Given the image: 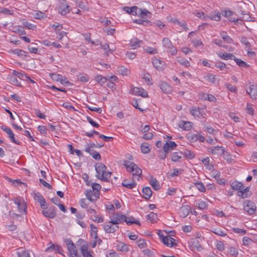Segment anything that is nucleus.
I'll use <instances>...</instances> for the list:
<instances>
[{
    "instance_id": "44",
    "label": "nucleus",
    "mask_w": 257,
    "mask_h": 257,
    "mask_svg": "<svg viewBox=\"0 0 257 257\" xmlns=\"http://www.w3.org/2000/svg\"><path fill=\"white\" fill-rule=\"evenodd\" d=\"M232 59H233L236 64L240 67H246L247 66V64L245 62L240 59L236 58L235 56Z\"/></svg>"
},
{
    "instance_id": "1",
    "label": "nucleus",
    "mask_w": 257,
    "mask_h": 257,
    "mask_svg": "<svg viewBox=\"0 0 257 257\" xmlns=\"http://www.w3.org/2000/svg\"><path fill=\"white\" fill-rule=\"evenodd\" d=\"M123 164L127 171L132 172V175L133 176H137L139 177L142 174V170L134 162L124 160L123 162Z\"/></svg>"
},
{
    "instance_id": "55",
    "label": "nucleus",
    "mask_w": 257,
    "mask_h": 257,
    "mask_svg": "<svg viewBox=\"0 0 257 257\" xmlns=\"http://www.w3.org/2000/svg\"><path fill=\"white\" fill-rule=\"evenodd\" d=\"M228 252L231 255H236L238 253V250L233 247H230L229 248Z\"/></svg>"
},
{
    "instance_id": "51",
    "label": "nucleus",
    "mask_w": 257,
    "mask_h": 257,
    "mask_svg": "<svg viewBox=\"0 0 257 257\" xmlns=\"http://www.w3.org/2000/svg\"><path fill=\"white\" fill-rule=\"evenodd\" d=\"M55 250L58 251L59 253H61V251L62 250V248L59 246H55L54 244H52L49 247L47 248L46 251Z\"/></svg>"
},
{
    "instance_id": "48",
    "label": "nucleus",
    "mask_w": 257,
    "mask_h": 257,
    "mask_svg": "<svg viewBox=\"0 0 257 257\" xmlns=\"http://www.w3.org/2000/svg\"><path fill=\"white\" fill-rule=\"evenodd\" d=\"M183 155H184V156L186 158L190 159V160L193 159L195 157L194 154L192 152L189 151V150H186V151H185V152L184 153V154H183Z\"/></svg>"
},
{
    "instance_id": "33",
    "label": "nucleus",
    "mask_w": 257,
    "mask_h": 257,
    "mask_svg": "<svg viewBox=\"0 0 257 257\" xmlns=\"http://www.w3.org/2000/svg\"><path fill=\"white\" fill-rule=\"evenodd\" d=\"M218 56L224 60L232 59L234 57V56L231 53H219Z\"/></svg>"
},
{
    "instance_id": "17",
    "label": "nucleus",
    "mask_w": 257,
    "mask_h": 257,
    "mask_svg": "<svg viewBox=\"0 0 257 257\" xmlns=\"http://www.w3.org/2000/svg\"><path fill=\"white\" fill-rule=\"evenodd\" d=\"M152 63L154 66L158 70H160L163 69L164 66V62L158 59L157 58H153L152 59Z\"/></svg>"
},
{
    "instance_id": "8",
    "label": "nucleus",
    "mask_w": 257,
    "mask_h": 257,
    "mask_svg": "<svg viewBox=\"0 0 257 257\" xmlns=\"http://www.w3.org/2000/svg\"><path fill=\"white\" fill-rule=\"evenodd\" d=\"M208 149L209 152L212 153L213 155L217 156L222 155L225 152L224 148L222 146H216L215 147L208 148Z\"/></svg>"
},
{
    "instance_id": "12",
    "label": "nucleus",
    "mask_w": 257,
    "mask_h": 257,
    "mask_svg": "<svg viewBox=\"0 0 257 257\" xmlns=\"http://www.w3.org/2000/svg\"><path fill=\"white\" fill-rule=\"evenodd\" d=\"M249 89H246V92L250 97L253 99H257V86L254 84H250L249 86Z\"/></svg>"
},
{
    "instance_id": "59",
    "label": "nucleus",
    "mask_w": 257,
    "mask_h": 257,
    "mask_svg": "<svg viewBox=\"0 0 257 257\" xmlns=\"http://www.w3.org/2000/svg\"><path fill=\"white\" fill-rule=\"evenodd\" d=\"M198 207L200 209H205L207 208V204L205 201H200L198 204Z\"/></svg>"
},
{
    "instance_id": "5",
    "label": "nucleus",
    "mask_w": 257,
    "mask_h": 257,
    "mask_svg": "<svg viewBox=\"0 0 257 257\" xmlns=\"http://www.w3.org/2000/svg\"><path fill=\"white\" fill-rule=\"evenodd\" d=\"M131 91L134 95L141 96L143 97H148L147 92L142 88L132 87Z\"/></svg>"
},
{
    "instance_id": "18",
    "label": "nucleus",
    "mask_w": 257,
    "mask_h": 257,
    "mask_svg": "<svg viewBox=\"0 0 257 257\" xmlns=\"http://www.w3.org/2000/svg\"><path fill=\"white\" fill-rule=\"evenodd\" d=\"M160 87L162 91L166 93H170L172 91L171 86L165 82H162L160 83Z\"/></svg>"
},
{
    "instance_id": "4",
    "label": "nucleus",
    "mask_w": 257,
    "mask_h": 257,
    "mask_svg": "<svg viewBox=\"0 0 257 257\" xmlns=\"http://www.w3.org/2000/svg\"><path fill=\"white\" fill-rule=\"evenodd\" d=\"M71 10L70 7L65 0H61L58 11L61 15L65 16Z\"/></svg>"
},
{
    "instance_id": "26",
    "label": "nucleus",
    "mask_w": 257,
    "mask_h": 257,
    "mask_svg": "<svg viewBox=\"0 0 257 257\" xmlns=\"http://www.w3.org/2000/svg\"><path fill=\"white\" fill-rule=\"evenodd\" d=\"M138 13H139L138 15L143 19L145 18V17L150 18L152 15L151 13L146 9L142 10L139 9Z\"/></svg>"
},
{
    "instance_id": "40",
    "label": "nucleus",
    "mask_w": 257,
    "mask_h": 257,
    "mask_svg": "<svg viewBox=\"0 0 257 257\" xmlns=\"http://www.w3.org/2000/svg\"><path fill=\"white\" fill-rule=\"evenodd\" d=\"M22 24L24 26L28 28L30 30H34L36 28V25H34L33 24L30 23L27 21L23 20Z\"/></svg>"
},
{
    "instance_id": "56",
    "label": "nucleus",
    "mask_w": 257,
    "mask_h": 257,
    "mask_svg": "<svg viewBox=\"0 0 257 257\" xmlns=\"http://www.w3.org/2000/svg\"><path fill=\"white\" fill-rule=\"evenodd\" d=\"M90 155L92 156V158L96 160L99 161L101 160V158L100 155L95 151H92V153Z\"/></svg>"
},
{
    "instance_id": "36",
    "label": "nucleus",
    "mask_w": 257,
    "mask_h": 257,
    "mask_svg": "<svg viewBox=\"0 0 257 257\" xmlns=\"http://www.w3.org/2000/svg\"><path fill=\"white\" fill-rule=\"evenodd\" d=\"M92 188L93 193L98 196L99 195V190L101 188V186L97 183H93L92 185Z\"/></svg>"
},
{
    "instance_id": "6",
    "label": "nucleus",
    "mask_w": 257,
    "mask_h": 257,
    "mask_svg": "<svg viewBox=\"0 0 257 257\" xmlns=\"http://www.w3.org/2000/svg\"><path fill=\"white\" fill-rule=\"evenodd\" d=\"M65 242L66 243L67 247L71 254H74L75 257H79V256L78 255L77 251L76 249V246L72 241L71 239H67Z\"/></svg>"
},
{
    "instance_id": "38",
    "label": "nucleus",
    "mask_w": 257,
    "mask_h": 257,
    "mask_svg": "<svg viewBox=\"0 0 257 257\" xmlns=\"http://www.w3.org/2000/svg\"><path fill=\"white\" fill-rule=\"evenodd\" d=\"M121 185L126 187L128 189H132L133 188L135 187L137 185V183L135 181H133L130 184H126V180H124L122 183Z\"/></svg>"
},
{
    "instance_id": "22",
    "label": "nucleus",
    "mask_w": 257,
    "mask_h": 257,
    "mask_svg": "<svg viewBox=\"0 0 257 257\" xmlns=\"http://www.w3.org/2000/svg\"><path fill=\"white\" fill-rule=\"evenodd\" d=\"M190 207L188 205H184L182 206L180 209V215L181 217L185 218L189 214Z\"/></svg>"
},
{
    "instance_id": "32",
    "label": "nucleus",
    "mask_w": 257,
    "mask_h": 257,
    "mask_svg": "<svg viewBox=\"0 0 257 257\" xmlns=\"http://www.w3.org/2000/svg\"><path fill=\"white\" fill-rule=\"evenodd\" d=\"M150 184L152 186L155 190H158L160 189V185L157 181V180L155 178H152L150 180Z\"/></svg>"
},
{
    "instance_id": "46",
    "label": "nucleus",
    "mask_w": 257,
    "mask_h": 257,
    "mask_svg": "<svg viewBox=\"0 0 257 257\" xmlns=\"http://www.w3.org/2000/svg\"><path fill=\"white\" fill-rule=\"evenodd\" d=\"M118 250L122 252H127L128 251V247L127 245L121 243L117 246Z\"/></svg>"
},
{
    "instance_id": "37",
    "label": "nucleus",
    "mask_w": 257,
    "mask_h": 257,
    "mask_svg": "<svg viewBox=\"0 0 257 257\" xmlns=\"http://www.w3.org/2000/svg\"><path fill=\"white\" fill-rule=\"evenodd\" d=\"M95 80L101 85H102L105 83L107 81V78L105 77H103L101 75H96L95 78Z\"/></svg>"
},
{
    "instance_id": "43",
    "label": "nucleus",
    "mask_w": 257,
    "mask_h": 257,
    "mask_svg": "<svg viewBox=\"0 0 257 257\" xmlns=\"http://www.w3.org/2000/svg\"><path fill=\"white\" fill-rule=\"evenodd\" d=\"M50 75L52 80L56 81H60L62 78H63V76L57 73H50Z\"/></svg>"
},
{
    "instance_id": "25",
    "label": "nucleus",
    "mask_w": 257,
    "mask_h": 257,
    "mask_svg": "<svg viewBox=\"0 0 257 257\" xmlns=\"http://www.w3.org/2000/svg\"><path fill=\"white\" fill-rule=\"evenodd\" d=\"M179 126L185 131H189L192 127L191 123L189 121L181 120L179 122Z\"/></svg>"
},
{
    "instance_id": "60",
    "label": "nucleus",
    "mask_w": 257,
    "mask_h": 257,
    "mask_svg": "<svg viewBox=\"0 0 257 257\" xmlns=\"http://www.w3.org/2000/svg\"><path fill=\"white\" fill-rule=\"evenodd\" d=\"M243 244L245 245H248L252 242V239L248 237L244 236L242 239Z\"/></svg>"
},
{
    "instance_id": "50",
    "label": "nucleus",
    "mask_w": 257,
    "mask_h": 257,
    "mask_svg": "<svg viewBox=\"0 0 257 257\" xmlns=\"http://www.w3.org/2000/svg\"><path fill=\"white\" fill-rule=\"evenodd\" d=\"M202 161L208 169L210 170L213 167L212 165L209 164L210 159L208 157L203 159Z\"/></svg>"
},
{
    "instance_id": "30",
    "label": "nucleus",
    "mask_w": 257,
    "mask_h": 257,
    "mask_svg": "<svg viewBox=\"0 0 257 257\" xmlns=\"http://www.w3.org/2000/svg\"><path fill=\"white\" fill-rule=\"evenodd\" d=\"M183 153L181 152H174L171 154V160L173 162H177L182 158Z\"/></svg>"
},
{
    "instance_id": "29",
    "label": "nucleus",
    "mask_w": 257,
    "mask_h": 257,
    "mask_svg": "<svg viewBox=\"0 0 257 257\" xmlns=\"http://www.w3.org/2000/svg\"><path fill=\"white\" fill-rule=\"evenodd\" d=\"M14 203L17 205L18 209L20 213L26 212V207L24 203H21L17 199L14 201Z\"/></svg>"
},
{
    "instance_id": "49",
    "label": "nucleus",
    "mask_w": 257,
    "mask_h": 257,
    "mask_svg": "<svg viewBox=\"0 0 257 257\" xmlns=\"http://www.w3.org/2000/svg\"><path fill=\"white\" fill-rule=\"evenodd\" d=\"M12 52L14 54H17L19 56H26L27 53L25 51L19 49L14 50Z\"/></svg>"
},
{
    "instance_id": "21",
    "label": "nucleus",
    "mask_w": 257,
    "mask_h": 257,
    "mask_svg": "<svg viewBox=\"0 0 257 257\" xmlns=\"http://www.w3.org/2000/svg\"><path fill=\"white\" fill-rule=\"evenodd\" d=\"M230 186L233 190L240 191L244 188V185L241 182L236 181H233L230 183Z\"/></svg>"
},
{
    "instance_id": "28",
    "label": "nucleus",
    "mask_w": 257,
    "mask_h": 257,
    "mask_svg": "<svg viewBox=\"0 0 257 257\" xmlns=\"http://www.w3.org/2000/svg\"><path fill=\"white\" fill-rule=\"evenodd\" d=\"M221 37L223 40L227 43H232L233 40L227 34V33L225 31H222L220 33Z\"/></svg>"
},
{
    "instance_id": "24",
    "label": "nucleus",
    "mask_w": 257,
    "mask_h": 257,
    "mask_svg": "<svg viewBox=\"0 0 257 257\" xmlns=\"http://www.w3.org/2000/svg\"><path fill=\"white\" fill-rule=\"evenodd\" d=\"M143 196L146 200H148L152 195V191L149 187L144 188L142 190Z\"/></svg>"
},
{
    "instance_id": "11",
    "label": "nucleus",
    "mask_w": 257,
    "mask_h": 257,
    "mask_svg": "<svg viewBox=\"0 0 257 257\" xmlns=\"http://www.w3.org/2000/svg\"><path fill=\"white\" fill-rule=\"evenodd\" d=\"M43 215L48 218H54L56 216V213L54 206L50 207L48 209L42 211Z\"/></svg>"
},
{
    "instance_id": "63",
    "label": "nucleus",
    "mask_w": 257,
    "mask_h": 257,
    "mask_svg": "<svg viewBox=\"0 0 257 257\" xmlns=\"http://www.w3.org/2000/svg\"><path fill=\"white\" fill-rule=\"evenodd\" d=\"M225 86L231 92H236L237 91L236 88L229 83L226 84Z\"/></svg>"
},
{
    "instance_id": "23",
    "label": "nucleus",
    "mask_w": 257,
    "mask_h": 257,
    "mask_svg": "<svg viewBox=\"0 0 257 257\" xmlns=\"http://www.w3.org/2000/svg\"><path fill=\"white\" fill-rule=\"evenodd\" d=\"M143 43V41L140 40L137 38H134L131 40L129 45L132 49H135L139 48Z\"/></svg>"
},
{
    "instance_id": "52",
    "label": "nucleus",
    "mask_w": 257,
    "mask_h": 257,
    "mask_svg": "<svg viewBox=\"0 0 257 257\" xmlns=\"http://www.w3.org/2000/svg\"><path fill=\"white\" fill-rule=\"evenodd\" d=\"M12 73H13V75L17 77L19 79H20L21 80H25L24 76H25V74H23V73H22L20 72H18L17 71H16V70H13Z\"/></svg>"
},
{
    "instance_id": "10",
    "label": "nucleus",
    "mask_w": 257,
    "mask_h": 257,
    "mask_svg": "<svg viewBox=\"0 0 257 257\" xmlns=\"http://www.w3.org/2000/svg\"><path fill=\"white\" fill-rule=\"evenodd\" d=\"M162 241L167 246L172 247L177 245V244L175 242V239L169 235L163 237Z\"/></svg>"
},
{
    "instance_id": "15",
    "label": "nucleus",
    "mask_w": 257,
    "mask_h": 257,
    "mask_svg": "<svg viewBox=\"0 0 257 257\" xmlns=\"http://www.w3.org/2000/svg\"><path fill=\"white\" fill-rule=\"evenodd\" d=\"M125 219V215L122 214H116L115 217H113V218H111L110 223L118 225V224L123 222Z\"/></svg>"
},
{
    "instance_id": "45",
    "label": "nucleus",
    "mask_w": 257,
    "mask_h": 257,
    "mask_svg": "<svg viewBox=\"0 0 257 257\" xmlns=\"http://www.w3.org/2000/svg\"><path fill=\"white\" fill-rule=\"evenodd\" d=\"M90 227H91V235L92 237H94L95 238V239H97L98 236L97 235V228L93 224H90Z\"/></svg>"
},
{
    "instance_id": "14",
    "label": "nucleus",
    "mask_w": 257,
    "mask_h": 257,
    "mask_svg": "<svg viewBox=\"0 0 257 257\" xmlns=\"http://www.w3.org/2000/svg\"><path fill=\"white\" fill-rule=\"evenodd\" d=\"M111 175V172L107 171L106 170L102 171L100 174L96 175V177L105 182H108L109 178Z\"/></svg>"
},
{
    "instance_id": "62",
    "label": "nucleus",
    "mask_w": 257,
    "mask_h": 257,
    "mask_svg": "<svg viewBox=\"0 0 257 257\" xmlns=\"http://www.w3.org/2000/svg\"><path fill=\"white\" fill-rule=\"evenodd\" d=\"M241 42L243 44L246 48H250L251 47L250 43L247 41L245 37L242 38Z\"/></svg>"
},
{
    "instance_id": "57",
    "label": "nucleus",
    "mask_w": 257,
    "mask_h": 257,
    "mask_svg": "<svg viewBox=\"0 0 257 257\" xmlns=\"http://www.w3.org/2000/svg\"><path fill=\"white\" fill-rule=\"evenodd\" d=\"M191 114L194 116H199L200 114L199 108H193L190 110Z\"/></svg>"
},
{
    "instance_id": "53",
    "label": "nucleus",
    "mask_w": 257,
    "mask_h": 257,
    "mask_svg": "<svg viewBox=\"0 0 257 257\" xmlns=\"http://www.w3.org/2000/svg\"><path fill=\"white\" fill-rule=\"evenodd\" d=\"M195 187L198 189V190L202 192L205 191V188L201 182H198L195 184Z\"/></svg>"
},
{
    "instance_id": "13",
    "label": "nucleus",
    "mask_w": 257,
    "mask_h": 257,
    "mask_svg": "<svg viewBox=\"0 0 257 257\" xmlns=\"http://www.w3.org/2000/svg\"><path fill=\"white\" fill-rule=\"evenodd\" d=\"M176 147L177 144L174 142H167L163 146L164 153L168 154Z\"/></svg>"
},
{
    "instance_id": "31",
    "label": "nucleus",
    "mask_w": 257,
    "mask_h": 257,
    "mask_svg": "<svg viewBox=\"0 0 257 257\" xmlns=\"http://www.w3.org/2000/svg\"><path fill=\"white\" fill-rule=\"evenodd\" d=\"M35 196L36 199L37 200L38 202L40 203L41 207L45 209L46 201L44 197L40 194H36Z\"/></svg>"
},
{
    "instance_id": "39",
    "label": "nucleus",
    "mask_w": 257,
    "mask_h": 257,
    "mask_svg": "<svg viewBox=\"0 0 257 257\" xmlns=\"http://www.w3.org/2000/svg\"><path fill=\"white\" fill-rule=\"evenodd\" d=\"M142 152L144 154H148L150 151V149L149 147L148 144L147 143H143L141 145Z\"/></svg>"
},
{
    "instance_id": "54",
    "label": "nucleus",
    "mask_w": 257,
    "mask_h": 257,
    "mask_svg": "<svg viewBox=\"0 0 257 257\" xmlns=\"http://www.w3.org/2000/svg\"><path fill=\"white\" fill-rule=\"evenodd\" d=\"M90 219L93 221H96L97 222H102L103 219L102 217H98L96 215L93 214L91 216Z\"/></svg>"
},
{
    "instance_id": "47",
    "label": "nucleus",
    "mask_w": 257,
    "mask_h": 257,
    "mask_svg": "<svg viewBox=\"0 0 257 257\" xmlns=\"http://www.w3.org/2000/svg\"><path fill=\"white\" fill-rule=\"evenodd\" d=\"M147 218L151 222L155 221L157 219V215L156 213L151 212L147 216Z\"/></svg>"
},
{
    "instance_id": "7",
    "label": "nucleus",
    "mask_w": 257,
    "mask_h": 257,
    "mask_svg": "<svg viewBox=\"0 0 257 257\" xmlns=\"http://www.w3.org/2000/svg\"><path fill=\"white\" fill-rule=\"evenodd\" d=\"M119 228L118 225L110 223V221L107 223L103 225V228L105 231L108 233H112L115 232Z\"/></svg>"
},
{
    "instance_id": "42",
    "label": "nucleus",
    "mask_w": 257,
    "mask_h": 257,
    "mask_svg": "<svg viewBox=\"0 0 257 257\" xmlns=\"http://www.w3.org/2000/svg\"><path fill=\"white\" fill-rule=\"evenodd\" d=\"M34 18L36 19H41L46 17L45 13L40 11H35L33 14Z\"/></svg>"
},
{
    "instance_id": "34",
    "label": "nucleus",
    "mask_w": 257,
    "mask_h": 257,
    "mask_svg": "<svg viewBox=\"0 0 257 257\" xmlns=\"http://www.w3.org/2000/svg\"><path fill=\"white\" fill-rule=\"evenodd\" d=\"M118 71L120 74H121L122 75L124 76L128 75L130 73V70L122 66L118 67Z\"/></svg>"
},
{
    "instance_id": "16",
    "label": "nucleus",
    "mask_w": 257,
    "mask_h": 257,
    "mask_svg": "<svg viewBox=\"0 0 257 257\" xmlns=\"http://www.w3.org/2000/svg\"><path fill=\"white\" fill-rule=\"evenodd\" d=\"M251 195V193L249 190V188L246 187L243 188L240 191L237 192V195L242 198H245L249 197Z\"/></svg>"
},
{
    "instance_id": "3",
    "label": "nucleus",
    "mask_w": 257,
    "mask_h": 257,
    "mask_svg": "<svg viewBox=\"0 0 257 257\" xmlns=\"http://www.w3.org/2000/svg\"><path fill=\"white\" fill-rule=\"evenodd\" d=\"M244 210L249 214H253L256 210V206L254 202L250 200H245L243 202Z\"/></svg>"
},
{
    "instance_id": "2",
    "label": "nucleus",
    "mask_w": 257,
    "mask_h": 257,
    "mask_svg": "<svg viewBox=\"0 0 257 257\" xmlns=\"http://www.w3.org/2000/svg\"><path fill=\"white\" fill-rule=\"evenodd\" d=\"M163 45L164 47L168 49L167 51L171 55H174L177 52V49L173 46L172 42L168 38H164L162 40Z\"/></svg>"
},
{
    "instance_id": "64",
    "label": "nucleus",
    "mask_w": 257,
    "mask_h": 257,
    "mask_svg": "<svg viewBox=\"0 0 257 257\" xmlns=\"http://www.w3.org/2000/svg\"><path fill=\"white\" fill-rule=\"evenodd\" d=\"M38 131L41 134H43V135H46L47 132H46V131H47V129H46V126H43V125H39L38 127Z\"/></svg>"
},
{
    "instance_id": "35",
    "label": "nucleus",
    "mask_w": 257,
    "mask_h": 257,
    "mask_svg": "<svg viewBox=\"0 0 257 257\" xmlns=\"http://www.w3.org/2000/svg\"><path fill=\"white\" fill-rule=\"evenodd\" d=\"M223 155V158L226 160V161L229 164H233L234 161L231 156L227 152H224Z\"/></svg>"
},
{
    "instance_id": "58",
    "label": "nucleus",
    "mask_w": 257,
    "mask_h": 257,
    "mask_svg": "<svg viewBox=\"0 0 257 257\" xmlns=\"http://www.w3.org/2000/svg\"><path fill=\"white\" fill-rule=\"evenodd\" d=\"M11 84L16 86H20L21 82L16 77H12L11 78Z\"/></svg>"
},
{
    "instance_id": "41",
    "label": "nucleus",
    "mask_w": 257,
    "mask_h": 257,
    "mask_svg": "<svg viewBox=\"0 0 257 257\" xmlns=\"http://www.w3.org/2000/svg\"><path fill=\"white\" fill-rule=\"evenodd\" d=\"M196 16L197 17H198L204 21H207L208 19H209V18H210V16H208V15L205 14L204 13L202 12H197V13L196 14Z\"/></svg>"
},
{
    "instance_id": "20",
    "label": "nucleus",
    "mask_w": 257,
    "mask_h": 257,
    "mask_svg": "<svg viewBox=\"0 0 257 257\" xmlns=\"http://www.w3.org/2000/svg\"><path fill=\"white\" fill-rule=\"evenodd\" d=\"M85 194L87 198L91 202L97 200V198L98 197V196L94 193L93 190H86Z\"/></svg>"
},
{
    "instance_id": "27",
    "label": "nucleus",
    "mask_w": 257,
    "mask_h": 257,
    "mask_svg": "<svg viewBox=\"0 0 257 257\" xmlns=\"http://www.w3.org/2000/svg\"><path fill=\"white\" fill-rule=\"evenodd\" d=\"M95 168L96 172L97 173L96 175L100 174L102 171L107 169V167L105 166V165H104L102 163H97L95 165Z\"/></svg>"
},
{
    "instance_id": "19",
    "label": "nucleus",
    "mask_w": 257,
    "mask_h": 257,
    "mask_svg": "<svg viewBox=\"0 0 257 257\" xmlns=\"http://www.w3.org/2000/svg\"><path fill=\"white\" fill-rule=\"evenodd\" d=\"M123 9L128 14L136 16L139 14V13H138L139 9L137 6H133L132 7H124Z\"/></svg>"
},
{
    "instance_id": "9",
    "label": "nucleus",
    "mask_w": 257,
    "mask_h": 257,
    "mask_svg": "<svg viewBox=\"0 0 257 257\" xmlns=\"http://www.w3.org/2000/svg\"><path fill=\"white\" fill-rule=\"evenodd\" d=\"M2 129L5 131L8 135L9 137V138L11 139V141L17 145H20V142L17 141L15 138V135L14 133H13L12 131L10 128L9 127H8L6 126H2L1 127Z\"/></svg>"
},
{
    "instance_id": "61",
    "label": "nucleus",
    "mask_w": 257,
    "mask_h": 257,
    "mask_svg": "<svg viewBox=\"0 0 257 257\" xmlns=\"http://www.w3.org/2000/svg\"><path fill=\"white\" fill-rule=\"evenodd\" d=\"M87 118V121L91 124V125H92L94 127H98L99 126V125L96 123V122H95L94 121H93L92 120V119L89 116H87L86 117Z\"/></svg>"
}]
</instances>
